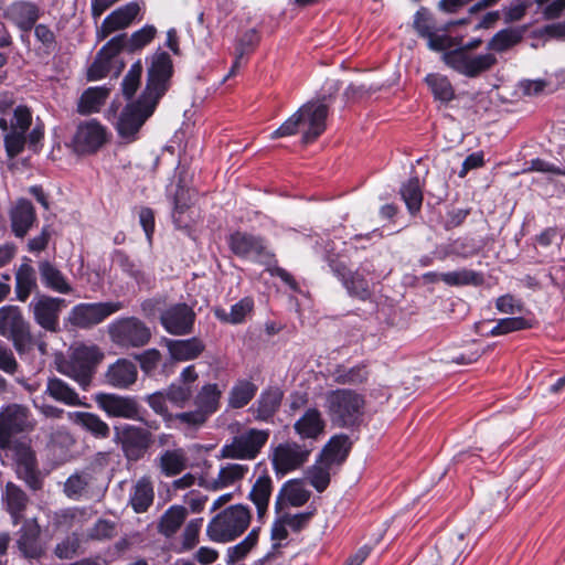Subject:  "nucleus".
I'll list each match as a JSON object with an SVG mask.
<instances>
[{"instance_id": "f257e3e1", "label": "nucleus", "mask_w": 565, "mask_h": 565, "mask_svg": "<svg viewBox=\"0 0 565 565\" xmlns=\"http://www.w3.org/2000/svg\"><path fill=\"white\" fill-rule=\"evenodd\" d=\"M252 521V510L246 504H233L216 513L207 523L206 536L214 543H230L242 536Z\"/></svg>"}, {"instance_id": "f03ea898", "label": "nucleus", "mask_w": 565, "mask_h": 565, "mask_svg": "<svg viewBox=\"0 0 565 565\" xmlns=\"http://www.w3.org/2000/svg\"><path fill=\"white\" fill-rule=\"evenodd\" d=\"M326 407L334 426L353 429L362 422L365 398L353 390L337 388L327 394Z\"/></svg>"}, {"instance_id": "7ed1b4c3", "label": "nucleus", "mask_w": 565, "mask_h": 565, "mask_svg": "<svg viewBox=\"0 0 565 565\" xmlns=\"http://www.w3.org/2000/svg\"><path fill=\"white\" fill-rule=\"evenodd\" d=\"M228 249L239 259L270 266L277 263L276 255L268 247L267 239L246 231L236 230L226 237Z\"/></svg>"}, {"instance_id": "20e7f679", "label": "nucleus", "mask_w": 565, "mask_h": 565, "mask_svg": "<svg viewBox=\"0 0 565 565\" xmlns=\"http://www.w3.org/2000/svg\"><path fill=\"white\" fill-rule=\"evenodd\" d=\"M103 359L104 353L97 345L82 344L74 349L70 360L60 367V372L76 381L83 390H87Z\"/></svg>"}, {"instance_id": "39448f33", "label": "nucleus", "mask_w": 565, "mask_h": 565, "mask_svg": "<svg viewBox=\"0 0 565 565\" xmlns=\"http://www.w3.org/2000/svg\"><path fill=\"white\" fill-rule=\"evenodd\" d=\"M159 103L140 94L135 102L128 103L121 110L116 130L127 143L138 139V134L145 122L152 116Z\"/></svg>"}, {"instance_id": "423d86ee", "label": "nucleus", "mask_w": 565, "mask_h": 565, "mask_svg": "<svg viewBox=\"0 0 565 565\" xmlns=\"http://www.w3.org/2000/svg\"><path fill=\"white\" fill-rule=\"evenodd\" d=\"M34 429L30 409L19 404H10L0 409V450H8L21 436Z\"/></svg>"}, {"instance_id": "0eeeda50", "label": "nucleus", "mask_w": 565, "mask_h": 565, "mask_svg": "<svg viewBox=\"0 0 565 565\" xmlns=\"http://www.w3.org/2000/svg\"><path fill=\"white\" fill-rule=\"evenodd\" d=\"M108 334L115 345L125 350L143 348L152 337L147 323L135 316L115 319L108 326Z\"/></svg>"}, {"instance_id": "6e6552de", "label": "nucleus", "mask_w": 565, "mask_h": 565, "mask_svg": "<svg viewBox=\"0 0 565 565\" xmlns=\"http://www.w3.org/2000/svg\"><path fill=\"white\" fill-rule=\"evenodd\" d=\"M0 335L10 340L19 354L25 353L33 343L31 326L15 305L0 308Z\"/></svg>"}, {"instance_id": "1a4fd4ad", "label": "nucleus", "mask_w": 565, "mask_h": 565, "mask_svg": "<svg viewBox=\"0 0 565 565\" xmlns=\"http://www.w3.org/2000/svg\"><path fill=\"white\" fill-rule=\"evenodd\" d=\"M173 73L171 56L168 52L158 50L151 56L146 86L141 94L159 103L170 88Z\"/></svg>"}, {"instance_id": "9d476101", "label": "nucleus", "mask_w": 565, "mask_h": 565, "mask_svg": "<svg viewBox=\"0 0 565 565\" xmlns=\"http://www.w3.org/2000/svg\"><path fill=\"white\" fill-rule=\"evenodd\" d=\"M269 436V429L248 428L243 434L234 436L230 444L223 445L220 458L254 460L267 444Z\"/></svg>"}, {"instance_id": "9b49d317", "label": "nucleus", "mask_w": 565, "mask_h": 565, "mask_svg": "<svg viewBox=\"0 0 565 565\" xmlns=\"http://www.w3.org/2000/svg\"><path fill=\"white\" fill-rule=\"evenodd\" d=\"M8 450L13 452L18 478L33 491L40 490L43 481L39 471L36 454L31 446V438L21 436Z\"/></svg>"}, {"instance_id": "f8f14e48", "label": "nucleus", "mask_w": 565, "mask_h": 565, "mask_svg": "<svg viewBox=\"0 0 565 565\" xmlns=\"http://www.w3.org/2000/svg\"><path fill=\"white\" fill-rule=\"evenodd\" d=\"M122 308L121 301L81 302L71 309L67 321L75 328L87 330L102 323Z\"/></svg>"}, {"instance_id": "ddd939ff", "label": "nucleus", "mask_w": 565, "mask_h": 565, "mask_svg": "<svg viewBox=\"0 0 565 565\" xmlns=\"http://www.w3.org/2000/svg\"><path fill=\"white\" fill-rule=\"evenodd\" d=\"M66 307L67 301L64 298L38 294L29 303V311L40 328L50 333H58L60 315Z\"/></svg>"}, {"instance_id": "4468645a", "label": "nucleus", "mask_w": 565, "mask_h": 565, "mask_svg": "<svg viewBox=\"0 0 565 565\" xmlns=\"http://www.w3.org/2000/svg\"><path fill=\"white\" fill-rule=\"evenodd\" d=\"M94 402L108 417L142 419L143 407L136 396L99 392L94 395Z\"/></svg>"}, {"instance_id": "2eb2a0df", "label": "nucleus", "mask_w": 565, "mask_h": 565, "mask_svg": "<svg viewBox=\"0 0 565 565\" xmlns=\"http://www.w3.org/2000/svg\"><path fill=\"white\" fill-rule=\"evenodd\" d=\"M441 58L448 67L468 78L480 76L498 63L492 53L465 55L462 51H448Z\"/></svg>"}, {"instance_id": "dca6fc26", "label": "nucleus", "mask_w": 565, "mask_h": 565, "mask_svg": "<svg viewBox=\"0 0 565 565\" xmlns=\"http://www.w3.org/2000/svg\"><path fill=\"white\" fill-rule=\"evenodd\" d=\"M331 102V95H323L317 100L306 103L298 109V113H301L303 125L308 124V129L301 136L303 143L308 145L316 141L324 132Z\"/></svg>"}, {"instance_id": "f3484780", "label": "nucleus", "mask_w": 565, "mask_h": 565, "mask_svg": "<svg viewBox=\"0 0 565 565\" xmlns=\"http://www.w3.org/2000/svg\"><path fill=\"white\" fill-rule=\"evenodd\" d=\"M115 441L120 444L128 461H138L151 446L152 435L145 428L126 424L115 427Z\"/></svg>"}, {"instance_id": "a211bd4d", "label": "nucleus", "mask_w": 565, "mask_h": 565, "mask_svg": "<svg viewBox=\"0 0 565 565\" xmlns=\"http://www.w3.org/2000/svg\"><path fill=\"white\" fill-rule=\"evenodd\" d=\"M310 450L297 443L279 444L273 451L271 465L277 478L301 468L309 459Z\"/></svg>"}, {"instance_id": "6ab92c4d", "label": "nucleus", "mask_w": 565, "mask_h": 565, "mask_svg": "<svg viewBox=\"0 0 565 565\" xmlns=\"http://www.w3.org/2000/svg\"><path fill=\"white\" fill-rule=\"evenodd\" d=\"M196 313L186 302L167 307L159 317L162 328L172 335H188L194 330Z\"/></svg>"}, {"instance_id": "aec40b11", "label": "nucleus", "mask_w": 565, "mask_h": 565, "mask_svg": "<svg viewBox=\"0 0 565 565\" xmlns=\"http://www.w3.org/2000/svg\"><path fill=\"white\" fill-rule=\"evenodd\" d=\"M106 141V128L97 119H90L77 126L73 137V147L77 154H94Z\"/></svg>"}, {"instance_id": "412c9836", "label": "nucleus", "mask_w": 565, "mask_h": 565, "mask_svg": "<svg viewBox=\"0 0 565 565\" xmlns=\"http://www.w3.org/2000/svg\"><path fill=\"white\" fill-rule=\"evenodd\" d=\"M41 9L31 0H14L7 6L1 18L11 22L23 33H29L39 21Z\"/></svg>"}, {"instance_id": "4be33fe9", "label": "nucleus", "mask_w": 565, "mask_h": 565, "mask_svg": "<svg viewBox=\"0 0 565 565\" xmlns=\"http://www.w3.org/2000/svg\"><path fill=\"white\" fill-rule=\"evenodd\" d=\"M120 38H111L102 49L97 52L93 63L87 70L88 81H98L106 77L110 70L113 62L118 63L115 76H118L125 68L124 61H117L118 53V41Z\"/></svg>"}, {"instance_id": "5701e85b", "label": "nucleus", "mask_w": 565, "mask_h": 565, "mask_svg": "<svg viewBox=\"0 0 565 565\" xmlns=\"http://www.w3.org/2000/svg\"><path fill=\"white\" fill-rule=\"evenodd\" d=\"M284 399V391L279 386L264 388L256 402L249 408L257 422L273 423Z\"/></svg>"}, {"instance_id": "b1692460", "label": "nucleus", "mask_w": 565, "mask_h": 565, "mask_svg": "<svg viewBox=\"0 0 565 565\" xmlns=\"http://www.w3.org/2000/svg\"><path fill=\"white\" fill-rule=\"evenodd\" d=\"M140 12L137 1H131L109 13L97 29V38L106 39L110 33L128 28Z\"/></svg>"}, {"instance_id": "393cba45", "label": "nucleus", "mask_w": 565, "mask_h": 565, "mask_svg": "<svg viewBox=\"0 0 565 565\" xmlns=\"http://www.w3.org/2000/svg\"><path fill=\"white\" fill-rule=\"evenodd\" d=\"M137 377L138 369L135 362L120 358L107 367L104 382L111 387L127 390L136 383Z\"/></svg>"}, {"instance_id": "a878e982", "label": "nucleus", "mask_w": 565, "mask_h": 565, "mask_svg": "<svg viewBox=\"0 0 565 565\" xmlns=\"http://www.w3.org/2000/svg\"><path fill=\"white\" fill-rule=\"evenodd\" d=\"M11 231L18 238H23L36 222V212L32 202L20 198L9 211Z\"/></svg>"}, {"instance_id": "bb28decb", "label": "nucleus", "mask_w": 565, "mask_h": 565, "mask_svg": "<svg viewBox=\"0 0 565 565\" xmlns=\"http://www.w3.org/2000/svg\"><path fill=\"white\" fill-rule=\"evenodd\" d=\"M4 509L11 518L13 525H18L24 518V512L29 504L28 494L14 482H7L2 492Z\"/></svg>"}, {"instance_id": "cd10ccee", "label": "nucleus", "mask_w": 565, "mask_h": 565, "mask_svg": "<svg viewBox=\"0 0 565 565\" xmlns=\"http://www.w3.org/2000/svg\"><path fill=\"white\" fill-rule=\"evenodd\" d=\"M40 534L41 529L35 521H25L22 524L19 531L17 546L23 557L29 559H36L42 556L43 550L40 544Z\"/></svg>"}, {"instance_id": "c85d7f7f", "label": "nucleus", "mask_w": 565, "mask_h": 565, "mask_svg": "<svg viewBox=\"0 0 565 565\" xmlns=\"http://www.w3.org/2000/svg\"><path fill=\"white\" fill-rule=\"evenodd\" d=\"M310 491L302 487L300 479H290L280 488L275 500V512L280 513L286 504L302 507L310 499Z\"/></svg>"}, {"instance_id": "c756f323", "label": "nucleus", "mask_w": 565, "mask_h": 565, "mask_svg": "<svg viewBox=\"0 0 565 565\" xmlns=\"http://www.w3.org/2000/svg\"><path fill=\"white\" fill-rule=\"evenodd\" d=\"M351 448L352 441L348 435H334L322 448L317 462L327 463V466L342 465L349 457Z\"/></svg>"}, {"instance_id": "7c9ffc66", "label": "nucleus", "mask_w": 565, "mask_h": 565, "mask_svg": "<svg viewBox=\"0 0 565 565\" xmlns=\"http://www.w3.org/2000/svg\"><path fill=\"white\" fill-rule=\"evenodd\" d=\"M164 343L173 361L195 360L205 350L204 342L198 337L184 340L164 339Z\"/></svg>"}, {"instance_id": "2f4dec72", "label": "nucleus", "mask_w": 565, "mask_h": 565, "mask_svg": "<svg viewBox=\"0 0 565 565\" xmlns=\"http://www.w3.org/2000/svg\"><path fill=\"white\" fill-rule=\"evenodd\" d=\"M273 489L274 484L271 477L265 469L254 482L247 497L256 507L257 518L259 521H263L264 516L267 514Z\"/></svg>"}, {"instance_id": "473e14b6", "label": "nucleus", "mask_w": 565, "mask_h": 565, "mask_svg": "<svg viewBox=\"0 0 565 565\" xmlns=\"http://www.w3.org/2000/svg\"><path fill=\"white\" fill-rule=\"evenodd\" d=\"M324 429L326 420L317 407L308 408L294 424V430L301 439H317Z\"/></svg>"}, {"instance_id": "72a5a7b5", "label": "nucleus", "mask_w": 565, "mask_h": 565, "mask_svg": "<svg viewBox=\"0 0 565 565\" xmlns=\"http://www.w3.org/2000/svg\"><path fill=\"white\" fill-rule=\"evenodd\" d=\"M157 29L154 25L146 24L141 29L135 31L130 36L126 33L116 35L120 38L118 41V53L126 52L135 54L142 51L156 38Z\"/></svg>"}, {"instance_id": "f704fd0d", "label": "nucleus", "mask_w": 565, "mask_h": 565, "mask_svg": "<svg viewBox=\"0 0 565 565\" xmlns=\"http://www.w3.org/2000/svg\"><path fill=\"white\" fill-rule=\"evenodd\" d=\"M39 274L41 282L45 288L62 295L73 292V287L65 275L51 262H40Z\"/></svg>"}, {"instance_id": "c9c22d12", "label": "nucleus", "mask_w": 565, "mask_h": 565, "mask_svg": "<svg viewBox=\"0 0 565 565\" xmlns=\"http://www.w3.org/2000/svg\"><path fill=\"white\" fill-rule=\"evenodd\" d=\"M222 391L216 383L204 384L193 398L195 408L206 418L214 415L221 407Z\"/></svg>"}, {"instance_id": "e433bc0d", "label": "nucleus", "mask_w": 565, "mask_h": 565, "mask_svg": "<svg viewBox=\"0 0 565 565\" xmlns=\"http://www.w3.org/2000/svg\"><path fill=\"white\" fill-rule=\"evenodd\" d=\"M109 94L110 89L106 86L88 87L82 93L77 102V113L82 116L98 113L105 105Z\"/></svg>"}, {"instance_id": "4c0bfd02", "label": "nucleus", "mask_w": 565, "mask_h": 565, "mask_svg": "<svg viewBox=\"0 0 565 565\" xmlns=\"http://www.w3.org/2000/svg\"><path fill=\"white\" fill-rule=\"evenodd\" d=\"M74 424L81 426L95 438L106 439L110 436V427L97 414L88 412L68 413Z\"/></svg>"}, {"instance_id": "58836bf2", "label": "nucleus", "mask_w": 565, "mask_h": 565, "mask_svg": "<svg viewBox=\"0 0 565 565\" xmlns=\"http://www.w3.org/2000/svg\"><path fill=\"white\" fill-rule=\"evenodd\" d=\"M254 310V300L250 297H244L231 306L230 312L223 308L214 310L215 318L222 323L242 324Z\"/></svg>"}, {"instance_id": "ea45409f", "label": "nucleus", "mask_w": 565, "mask_h": 565, "mask_svg": "<svg viewBox=\"0 0 565 565\" xmlns=\"http://www.w3.org/2000/svg\"><path fill=\"white\" fill-rule=\"evenodd\" d=\"M333 380L340 385H361L367 382L370 370L366 363H359L352 367H347L342 364L335 366Z\"/></svg>"}, {"instance_id": "a19ab883", "label": "nucleus", "mask_w": 565, "mask_h": 565, "mask_svg": "<svg viewBox=\"0 0 565 565\" xmlns=\"http://www.w3.org/2000/svg\"><path fill=\"white\" fill-rule=\"evenodd\" d=\"M172 222L178 230H190V222L185 215L191 206V196L188 188L175 186V192L172 196Z\"/></svg>"}, {"instance_id": "79ce46f5", "label": "nucleus", "mask_w": 565, "mask_h": 565, "mask_svg": "<svg viewBox=\"0 0 565 565\" xmlns=\"http://www.w3.org/2000/svg\"><path fill=\"white\" fill-rule=\"evenodd\" d=\"M399 194L411 215H416L420 212L424 193L418 175L411 177L406 182H404L401 185Z\"/></svg>"}, {"instance_id": "37998d69", "label": "nucleus", "mask_w": 565, "mask_h": 565, "mask_svg": "<svg viewBox=\"0 0 565 565\" xmlns=\"http://www.w3.org/2000/svg\"><path fill=\"white\" fill-rule=\"evenodd\" d=\"M257 385L246 379L237 380L228 392V406L239 409L248 405L256 396Z\"/></svg>"}, {"instance_id": "c03bdc74", "label": "nucleus", "mask_w": 565, "mask_h": 565, "mask_svg": "<svg viewBox=\"0 0 565 565\" xmlns=\"http://www.w3.org/2000/svg\"><path fill=\"white\" fill-rule=\"evenodd\" d=\"M36 287L34 268L28 263H22L15 271L17 299L21 302H25Z\"/></svg>"}, {"instance_id": "a18cd8bd", "label": "nucleus", "mask_w": 565, "mask_h": 565, "mask_svg": "<svg viewBox=\"0 0 565 565\" xmlns=\"http://www.w3.org/2000/svg\"><path fill=\"white\" fill-rule=\"evenodd\" d=\"M425 83L429 87L435 100L441 104H448L455 99V88L446 75L439 73L427 74Z\"/></svg>"}, {"instance_id": "49530a36", "label": "nucleus", "mask_w": 565, "mask_h": 565, "mask_svg": "<svg viewBox=\"0 0 565 565\" xmlns=\"http://www.w3.org/2000/svg\"><path fill=\"white\" fill-rule=\"evenodd\" d=\"M188 515V511L182 505H172L161 516L158 531L162 535L167 537H171L174 535L178 530L183 524L185 518Z\"/></svg>"}, {"instance_id": "de8ad7c7", "label": "nucleus", "mask_w": 565, "mask_h": 565, "mask_svg": "<svg viewBox=\"0 0 565 565\" xmlns=\"http://www.w3.org/2000/svg\"><path fill=\"white\" fill-rule=\"evenodd\" d=\"M94 480V476L89 471H81L71 475L64 482L63 492L72 500H79L86 495L88 488Z\"/></svg>"}, {"instance_id": "09e8293b", "label": "nucleus", "mask_w": 565, "mask_h": 565, "mask_svg": "<svg viewBox=\"0 0 565 565\" xmlns=\"http://www.w3.org/2000/svg\"><path fill=\"white\" fill-rule=\"evenodd\" d=\"M441 281L448 286H473L479 287L483 285L484 277L480 271L462 268L459 270L441 273Z\"/></svg>"}, {"instance_id": "8fccbe9b", "label": "nucleus", "mask_w": 565, "mask_h": 565, "mask_svg": "<svg viewBox=\"0 0 565 565\" xmlns=\"http://www.w3.org/2000/svg\"><path fill=\"white\" fill-rule=\"evenodd\" d=\"M46 393L57 402L70 406L81 404L78 394L66 382L58 377L49 379Z\"/></svg>"}, {"instance_id": "3c124183", "label": "nucleus", "mask_w": 565, "mask_h": 565, "mask_svg": "<svg viewBox=\"0 0 565 565\" xmlns=\"http://www.w3.org/2000/svg\"><path fill=\"white\" fill-rule=\"evenodd\" d=\"M114 260L120 267L122 273L129 276L138 285L148 282L145 270L140 262L132 259L126 252L116 249L114 252Z\"/></svg>"}, {"instance_id": "603ef678", "label": "nucleus", "mask_w": 565, "mask_h": 565, "mask_svg": "<svg viewBox=\"0 0 565 565\" xmlns=\"http://www.w3.org/2000/svg\"><path fill=\"white\" fill-rule=\"evenodd\" d=\"M248 472L247 465L228 463L218 471V477L211 484L212 490H218L242 480Z\"/></svg>"}, {"instance_id": "864d4df0", "label": "nucleus", "mask_w": 565, "mask_h": 565, "mask_svg": "<svg viewBox=\"0 0 565 565\" xmlns=\"http://www.w3.org/2000/svg\"><path fill=\"white\" fill-rule=\"evenodd\" d=\"M159 467L166 477H174L186 468V460L181 450H166L159 458Z\"/></svg>"}, {"instance_id": "5fc2aeb1", "label": "nucleus", "mask_w": 565, "mask_h": 565, "mask_svg": "<svg viewBox=\"0 0 565 565\" xmlns=\"http://www.w3.org/2000/svg\"><path fill=\"white\" fill-rule=\"evenodd\" d=\"M534 321L525 317H509L499 319L497 324L489 331L488 335L499 337L521 330L532 329Z\"/></svg>"}, {"instance_id": "6e6d98bb", "label": "nucleus", "mask_w": 565, "mask_h": 565, "mask_svg": "<svg viewBox=\"0 0 565 565\" xmlns=\"http://www.w3.org/2000/svg\"><path fill=\"white\" fill-rule=\"evenodd\" d=\"M522 41V33L516 29H503L497 32L488 42V50L505 52Z\"/></svg>"}, {"instance_id": "4d7b16f0", "label": "nucleus", "mask_w": 565, "mask_h": 565, "mask_svg": "<svg viewBox=\"0 0 565 565\" xmlns=\"http://www.w3.org/2000/svg\"><path fill=\"white\" fill-rule=\"evenodd\" d=\"M153 488L149 482L139 481L130 497V504L136 513L146 512L153 502Z\"/></svg>"}, {"instance_id": "13d9d810", "label": "nucleus", "mask_w": 565, "mask_h": 565, "mask_svg": "<svg viewBox=\"0 0 565 565\" xmlns=\"http://www.w3.org/2000/svg\"><path fill=\"white\" fill-rule=\"evenodd\" d=\"M331 466H327V463L316 462L311 467L308 468V479L309 483L316 489L318 492H323L330 484L331 476H330Z\"/></svg>"}, {"instance_id": "bf43d9fd", "label": "nucleus", "mask_w": 565, "mask_h": 565, "mask_svg": "<svg viewBox=\"0 0 565 565\" xmlns=\"http://www.w3.org/2000/svg\"><path fill=\"white\" fill-rule=\"evenodd\" d=\"M343 286L351 296L356 297L360 300L365 301L372 297L369 281L358 271L350 275V277L343 282Z\"/></svg>"}, {"instance_id": "052dcab7", "label": "nucleus", "mask_w": 565, "mask_h": 565, "mask_svg": "<svg viewBox=\"0 0 565 565\" xmlns=\"http://www.w3.org/2000/svg\"><path fill=\"white\" fill-rule=\"evenodd\" d=\"M168 401L179 408H184L193 397L194 390L177 381L167 388Z\"/></svg>"}, {"instance_id": "680f3d73", "label": "nucleus", "mask_w": 565, "mask_h": 565, "mask_svg": "<svg viewBox=\"0 0 565 565\" xmlns=\"http://www.w3.org/2000/svg\"><path fill=\"white\" fill-rule=\"evenodd\" d=\"M258 42H259V35L254 29L247 30L246 32H244L242 34V36L238 40L237 46H236L237 56L231 67V71H230L227 77L234 75L235 68L239 64V58L243 55L253 52L254 49L256 47V45L258 44Z\"/></svg>"}, {"instance_id": "e2e57ef3", "label": "nucleus", "mask_w": 565, "mask_h": 565, "mask_svg": "<svg viewBox=\"0 0 565 565\" xmlns=\"http://www.w3.org/2000/svg\"><path fill=\"white\" fill-rule=\"evenodd\" d=\"M413 29L419 38L426 39L435 31V21L426 7H420L414 14Z\"/></svg>"}, {"instance_id": "0e129e2a", "label": "nucleus", "mask_w": 565, "mask_h": 565, "mask_svg": "<svg viewBox=\"0 0 565 565\" xmlns=\"http://www.w3.org/2000/svg\"><path fill=\"white\" fill-rule=\"evenodd\" d=\"M455 257L462 259L471 258L481 250L480 244L472 237L461 236L451 241Z\"/></svg>"}, {"instance_id": "69168bd1", "label": "nucleus", "mask_w": 565, "mask_h": 565, "mask_svg": "<svg viewBox=\"0 0 565 565\" xmlns=\"http://www.w3.org/2000/svg\"><path fill=\"white\" fill-rule=\"evenodd\" d=\"M428 49L435 52H448L451 47L459 45L462 41L461 36H450L446 33L437 34L435 31L426 38Z\"/></svg>"}, {"instance_id": "338daca9", "label": "nucleus", "mask_w": 565, "mask_h": 565, "mask_svg": "<svg viewBox=\"0 0 565 565\" xmlns=\"http://www.w3.org/2000/svg\"><path fill=\"white\" fill-rule=\"evenodd\" d=\"M458 546L452 547L450 543L445 540L439 539L436 544L437 552L439 554V558L443 563L449 565H455L458 558L461 555V544L463 541L462 535L457 536Z\"/></svg>"}, {"instance_id": "774afa93", "label": "nucleus", "mask_w": 565, "mask_h": 565, "mask_svg": "<svg viewBox=\"0 0 565 565\" xmlns=\"http://www.w3.org/2000/svg\"><path fill=\"white\" fill-rule=\"evenodd\" d=\"M4 149L9 159L18 157L25 147L26 136L22 131L12 130L4 136Z\"/></svg>"}]
</instances>
